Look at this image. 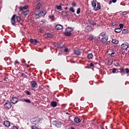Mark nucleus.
<instances>
[{"mask_svg": "<svg viewBox=\"0 0 129 129\" xmlns=\"http://www.w3.org/2000/svg\"><path fill=\"white\" fill-rule=\"evenodd\" d=\"M23 15H24V16H27V15H28V14H29V11H24L23 12Z\"/></svg>", "mask_w": 129, "mask_h": 129, "instance_id": "72a5a7b5", "label": "nucleus"}, {"mask_svg": "<svg viewBox=\"0 0 129 129\" xmlns=\"http://www.w3.org/2000/svg\"><path fill=\"white\" fill-rule=\"evenodd\" d=\"M89 41H93V39H94V36L92 35H90L88 38Z\"/></svg>", "mask_w": 129, "mask_h": 129, "instance_id": "393cba45", "label": "nucleus"}, {"mask_svg": "<svg viewBox=\"0 0 129 129\" xmlns=\"http://www.w3.org/2000/svg\"><path fill=\"white\" fill-rule=\"evenodd\" d=\"M72 5L73 6V7H76V3H75V2H73L72 4Z\"/></svg>", "mask_w": 129, "mask_h": 129, "instance_id": "79ce46f5", "label": "nucleus"}, {"mask_svg": "<svg viewBox=\"0 0 129 129\" xmlns=\"http://www.w3.org/2000/svg\"><path fill=\"white\" fill-rule=\"evenodd\" d=\"M123 13H125V14H126V12H124Z\"/></svg>", "mask_w": 129, "mask_h": 129, "instance_id": "680f3d73", "label": "nucleus"}, {"mask_svg": "<svg viewBox=\"0 0 129 129\" xmlns=\"http://www.w3.org/2000/svg\"><path fill=\"white\" fill-rule=\"evenodd\" d=\"M85 32L89 33L92 31V27L91 26H88L85 28Z\"/></svg>", "mask_w": 129, "mask_h": 129, "instance_id": "f8f14e48", "label": "nucleus"}, {"mask_svg": "<svg viewBox=\"0 0 129 129\" xmlns=\"http://www.w3.org/2000/svg\"><path fill=\"white\" fill-rule=\"evenodd\" d=\"M28 8H29L28 5H25L24 7H19V11L20 12H22V11H24V10H27Z\"/></svg>", "mask_w": 129, "mask_h": 129, "instance_id": "4468645a", "label": "nucleus"}, {"mask_svg": "<svg viewBox=\"0 0 129 129\" xmlns=\"http://www.w3.org/2000/svg\"><path fill=\"white\" fill-rule=\"evenodd\" d=\"M111 4H112V1H111L109 2V5H111Z\"/></svg>", "mask_w": 129, "mask_h": 129, "instance_id": "864d4df0", "label": "nucleus"}, {"mask_svg": "<svg viewBox=\"0 0 129 129\" xmlns=\"http://www.w3.org/2000/svg\"><path fill=\"white\" fill-rule=\"evenodd\" d=\"M46 14H47V11L43 10L42 11H40L39 12V18H41L42 17H44V16H45L46 15Z\"/></svg>", "mask_w": 129, "mask_h": 129, "instance_id": "9b49d317", "label": "nucleus"}, {"mask_svg": "<svg viewBox=\"0 0 129 129\" xmlns=\"http://www.w3.org/2000/svg\"><path fill=\"white\" fill-rule=\"evenodd\" d=\"M120 70L119 73H123L124 74V73H126L127 74H128L129 73V69L128 68H125L124 69V68H120L119 69Z\"/></svg>", "mask_w": 129, "mask_h": 129, "instance_id": "39448f33", "label": "nucleus"}, {"mask_svg": "<svg viewBox=\"0 0 129 129\" xmlns=\"http://www.w3.org/2000/svg\"><path fill=\"white\" fill-rule=\"evenodd\" d=\"M52 124L55 125L56 127H61V122L57 121V120H54L52 121Z\"/></svg>", "mask_w": 129, "mask_h": 129, "instance_id": "423d86ee", "label": "nucleus"}, {"mask_svg": "<svg viewBox=\"0 0 129 129\" xmlns=\"http://www.w3.org/2000/svg\"><path fill=\"white\" fill-rule=\"evenodd\" d=\"M88 59H92L93 58V54L92 53H89L87 55Z\"/></svg>", "mask_w": 129, "mask_h": 129, "instance_id": "b1692460", "label": "nucleus"}, {"mask_svg": "<svg viewBox=\"0 0 129 129\" xmlns=\"http://www.w3.org/2000/svg\"><path fill=\"white\" fill-rule=\"evenodd\" d=\"M90 67H93L94 64L93 63H90L89 64Z\"/></svg>", "mask_w": 129, "mask_h": 129, "instance_id": "c03bdc74", "label": "nucleus"}, {"mask_svg": "<svg viewBox=\"0 0 129 129\" xmlns=\"http://www.w3.org/2000/svg\"><path fill=\"white\" fill-rule=\"evenodd\" d=\"M98 38H99V39H100V36H99Z\"/></svg>", "mask_w": 129, "mask_h": 129, "instance_id": "13d9d810", "label": "nucleus"}, {"mask_svg": "<svg viewBox=\"0 0 129 129\" xmlns=\"http://www.w3.org/2000/svg\"><path fill=\"white\" fill-rule=\"evenodd\" d=\"M31 129H39V128H38L36 125H33L31 126Z\"/></svg>", "mask_w": 129, "mask_h": 129, "instance_id": "c9c22d12", "label": "nucleus"}, {"mask_svg": "<svg viewBox=\"0 0 129 129\" xmlns=\"http://www.w3.org/2000/svg\"><path fill=\"white\" fill-rule=\"evenodd\" d=\"M74 53L76 55H80L81 54V52H80V50L78 48L74 50Z\"/></svg>", "mask_w": 129, "mask_h": 129, "instance_id": "f3484780", "label": "nucleus"}, {"mask_svg": "<svg viewBox=\"0 0 129 129\" xmlns=\"http://www.w3.org/2000/svg\"><path fill=\"white\" fill-rule=\"evenodd\" d=\"M55 28L57 30V31H59V30H62L63 29V26L60 24H57Z\"/></svg>", "mask_w": 129, "mask_h": 129, "instance_id": "2eb2a0df", "label": "nucleus"}, {"mask_svg": "<svg viewBox=\"0 0 129 129\" xmlns=\"http://www.w3.org/2000/svg\"><path fill=\"white\" fill-rule=\"evenodd\" d=\"M115 66H116V67H118L119 66V64L118 62L115 63Z\"/></svg>", "mask_w": 129, "mask_h": 129, "instance_id": "37998d69", "label": "nucleus"}, {"mask_svg": "<svg viewBox=\"0 0 129 129\" xmlns=\"http://www.w3.org/2000/svg\"><path fill=\"white\" fill-rule=\"evenodd\" d=\"M24 101L28 103H31V100H30L29 99H24Z\"/></svg>", "mask_w": 129, "mask_h": 129, "instance_id": "c756f323", "label": "nucleus"}, {"mask_svg": "<svg viewBox=\"0 0 129 129\" xmlns=\"http://www.w3.org/2000/svg\"><path fill=\"white\" fill-rule=\"evenodd\" d=\"M80 12H81V10L80 9V8H79L77 9V14L78 15H79V13H80Z\"/></svg>", "mask_w": 129, "mask_h": 129, "instance_id": "58836bf2", "label": "nucleus"}, {"mask_svg": "<svg viewBox=\"0 0 129 129\" xmlns=\"http://www.w3.org/2000/svg\"><path fill=\"white\" fill-rule=\"evenodd\" d=\"M66 114H68V115H69L70 114H69V113H68V112H66Z\"/></svg>", "mask_w": 129, "mask_h": 129, "instance_id": "6e6d98bb", "label": "nucleus"}, {"mask_svg": "<svg viewBox=\"0 0 129 129\" xmlns=\"http://www.w3.org/2000/svg\"><path fill=\"white\" fill-rule=\"evenodd\" d=\"M107 54L109 57H115L116 56V53L112 49H109L107 52Z\"/></svg>", "mask_w": 129, "mask_h": 129, "instance_id": "20e7f679", "label": "nucleus"}, {"mask_svg": "<svg viewBox=\"0 0 129 129\" xmlns=\"http://www.w3.org/2000/svg\"><path fill=\"white\" fill-rule=\"evenodd\" d=\"M64 14H66V15H64ZM62 16H64V17H68V16H69V13H68V12H65L64 11H62Z\"/></svg>", "mask_w": 129, "mask_h": 129, "instance_id": "a878e982", "label": "nucleus"}, {"mask_svg": "<svg viewBox=\"0 0 129 129\" xmlns=\"http://www.w3.org/2000/svg\"><path fill=\"white\" fill-rule=\"evenodd\" d=\"M12 129H18V127H17V126H13Z\"/></svg>", "mask_w": 129, "mask_h": 129, "instance_id": "09e8293b", "label": "nucleus"}, {"mask_svg": "<svg viewBox=\"0 0 129 129\" xmlns=\"http://www.w3.org/2000/svg\"><path fill=\"white\" fill-rule=\"evenodd\" d=\"M25 93H26V94H27V95H31V93H30V91H28V90H26L24 91Z\"/></svg>", "mask_w": 129, "mask_h": 129, "instance_id": "4c0bfd02", "label": "nucleus"}, {"mask_svg": "<svg viewBox=\"0 0 129 129\" xmlns=\"http://www.w3.org/2000/svg\"><path fill=\"white\" fill-rule=\"evenodd\" d=\"M71 129H75V128H74V127H73V126H71Z\"/></svg>", "mask_w": 129, "mask_h": 129, "instance_id": "5fc2aeb1", "label": "nucleus"}, {"mask_svg": "<svg viewBox=\"0 0 129 129\" xmlns=\"http://www.w3.org/2000/svg\"><path fill=\"white\" fill-rule=\"evenodd\" d=\"M29 41L30 42V43H34V45H36L37 43H38V40L32 38L30 39Z\"/></svg>", "mask_w": 129, "mask_h": 129, "instance_id": "aec40b11", "label": "nucleus"}, {"mask_svg": "<svg viewBox=\"0 0 129 129\" xmlns=\"http://www.w3.org/2000/svg\"><path fill=\"white\" fill-rule=\"evenodd\" d=\"M32 120H34V119H32Z\"/></svg>", "mask_w": 129, "mask_h": 129, "instance_id": "0e129e2a", "label": "nucleus"}, {"mask_svg": "<svg viewBox=\"0 0 129 129\" xmlns=\"http://www.w3.org/2000/svg\"><path fill=\"white\" fill-rule=\"evenodd\" d=\"M108 40V37L105 36L101 38V42L102 44H105L106 42H107V40Z\"/></svg>", "mask_w": 129, "mask_h": 129, "instance_id": "9d476101", "label": "nucleus"}, {"mask_svg": "<svg viewBox=\"0 0 129 129\" xmlns=\"http://www.w3.org/2000/svg\"><path fill=\"white\" fill-rule=\"evenodd\" d=\"M31 86H32V87H33V88H35V87H37V82H36V81H32L31 82Z\"/></svg>", "mask_w": 129, "mask_h": 129, "instance_id": "dca6fc26", "label": "nucleus"}, {"mask_svg": "<svg viewBox=\"0 0 129 129\" xmlns=\"http://www.w3.org/2000/svg\"><path fill=\"white\" fill-rule=\"evenodd\" d=\"M49 18L51 19L52 21H54L55 20V16L54 15L49 16Z\"/></svg>", "mask_w": 129, "mask_h": 129, "instance_id": "7c9ffc66", "label": "nucleus"}, {"mask_svg": "<svg viewBox=\"0 0 129 129\" xmlns=\"http://www.w3.org/2000/svg\"><path fill=\"white\" fill-rule=\"evenodd\" d=\"M105 35H106V33H105V32H102L100 34L99 36H101L102 37H104V36H105Z\"/></svg>", "mask_w": 129, "mask_h": 129, "instance_id": "473e14b6", "label": "nucleus"}, {"mask_svg": "<svg viewBox=\"0 0 129 129\" xmlns=\"http://www.w3.org/2000/svg\"><path fill=\"white\" fill-rule=\"evenodd\" d=\"M116 69H113V70H112V73H113V74H114V73H116Z\"/></svg>", "mask_w": 129, "mask_h": 129, "instance_id": "a19ab883", "label": "nucleus"}, {"mask_svg": "<svg viewBox=\"0 0 129 129\" xmlns=\"http://www.w3.org/2000/svg\"><path fill=\"white\" fill-rule=\"evenodd\" d=\"M34 14H35V16H38V17H39V14H40V11H38V10H36L35 11V13Z\"/></svg>", "mask_w": 129, "mask_h": 129, "instance_id": "cd10ccee", "label": "nucleus"}, {"mask_svg": "<svg viewBox=\"0 0 129 129\" xmlns=\"http://www.w3.org/2000/svg\"><path fill=\"white\" fill-rule=\"evenodd\" d=\"M70 11L72 12V13H75V10H74V8L73 7L70 8Z\"/></svg>", "mask_w": 129, "mask_h": 129, "instance_id": "f704fd0d", "label": "nucleus"}, {"mask_svg": "<svg viewBox=\"0 0 129 129\" xmlns=\"http://www.w3.org/2000/svg\"><path fill=\"white\" fill-rule=\"evenodd\" d=\"M93 25H96V23H94Z\"/></svg>", "mask_w": 129, "mask_h": 129, "instance_id": "bf43d9fd", "label": "nucleus"}, {"mask_svg": "<svg viewBox=\"0 0 129 129\" xmlns=\"http://www.w3.org/2000/svg\"><path fill=\"white\" fill-rule=\"evenodd\" d=\"M92 7L94 8V11H98L101 9V6L100 3H97L96 0H94L91 2ZM96 4H97V6L96 7Z\"/></svg>", "mask_w": 129, "mask_h": 129, "instance_id": "f257e3e1", "label": "nucleus"}, {"mask_svg": "<svg viewBox=\"0 0 129 129\" xmlns=\"http://www.w3.org/2000/svg\"><path fill=\"white\" fill-rule=\"evenodd\" d=\"M51 106H52V107H56L57 106V102L55 101H51L50 103Z\"/></svg>", "mask_w": 129, "mask_h": 129, "instance_id": "6ab92c4d", "label": "nucleus"}, {"mask_svg": "<svg viewBox=\"0 0 129 129\" xmlns=\"http://www.w3.org/2000/svg\"><path fill=\"white\" fill-rule=\"evenodd\" d=\"M64 52H68V48H66L64 49Z\"/></svg>", "mask_w": 129, "mask_h": 129, "instance_id": "49530a36", "label": "nucleus"}, {"mask_svg": "<svg viewBox=\"0 0 129 129\" xmlns=\"http://www.w3.org/2000/svg\"><path fill=\"white\" fill-rule=\"evenodd\" d=\"M111 42L113 44H118V40L116 39H113L112 40Z\"/></svg>", "mask_w": 129, "mask_h": 129, "instance_id": "5701e85b", "label": "nucleus"}, {"mask_svg": "<svg viewBox=\"0 0 129 129\" xmlns=\"http://www.w3.org/2000/svg\"><path fill=\"white\" fill-rule=\"evenodd\" d=\"M4 106L5 108H8V109H10L11 107H12V104H11L10 101H7L4 104Z\"/></svg>", "mask_w": 129, "mask_h": 129, "instance_id": "6e6552de", "label": "nucleus"}, {"mask_svg": "<svg viewBox=\"0 0 129 129\" xmlns=\"http://www.w3.org/2000/svg\"><path fill=\"white\" fill-rule=\"evenodd\" d=\"M121 48L122 50H124V51L122 52L125 53V52H129V44L127 42L123 43L121 45Z\"/></svg>", "mask_w": 129, "mask_h": 129, "instance_id": "7ed1b4c3", "label": "nucleus"}, {"mask_svg": "<svg viewBox=\"0 0 129 129\" xmlns=\"http://www.w3.org/2000/svg\"><path fill=\"white\" fill-rule=\"evenodd\" d=\"M74 121L77 122V123H79V122H81V119L80 118H78V117H76L74 118Z\"/></svg>", "mask_w": 129, "mask_h": 129, "instance_id": "a211bd4d", "label": "nucleus"}, {"mask_svg": "<svg viewBox=\"0 0 129 129\" xmlns=\"http://www.w3.org/2000/svg\"><path fill=\"white\" fill-rule=\"evenodd\" d=\"M72 32H73V28L68 27L66 29L64 35L66 36V37H71V36H72Z\"/></svg>", "mask_w": 129, "mask_h": 129, "instance_id": "f03ea898", "label": "nucleus"}, {"mask_svg": "<svg viewBox=\"0 0 129 129\" xmlns=\"http://www.w3.org/2000/svg\"><path fill=\"white\" fill-rule=\"evenodd\" d=\"M40 32H41V30H40Z\"/></svg>", "mask_w": 129, "mask_h": 129, "instance_id": "e2e57ef3", "label": "nucleus"}, {"mask_svg": "<svg viewBox=\"0 0 129 129\" xmlns=\"http://www.w3.org/2000/svg\"><path fill=\"white\" fill-rule=\"evenodd\" d=\"M117 0H112V2L114 4L116 2Z\"/></svg>", "mask_w": 129, "mask_h": 129, "instance_id": "603ef678", "label": "nucleus"}, {"mask_svg": "<svg viewBox=\"0 0 129 129\" xmlns=\"http://www.w3.org/2000/svg\"><path fill=\"white\" fill-rule=\"evenodd\" d=\"M33 122H35L36 121V120H33Z\"/></svg>", "mask_w": 129, "mask_h": 129, "instance_id": "052dcab7", "label": "nucleus"}, {"mask_svg": "<svg viewBox=\"0 0 129 129\" xmlns=\"http://www.w3.org/2000/svg\"><path fill=\"white\" fill-rule=\"evenodd\" d=\"M19 101V98L17 97H13L11 99V102L13 104H16Z\"/></svg>", "mask_w": 129, "mask_h": 129, "instance_id": "0eeeda50", "label": "nucleus"}, {"mask_svg": "<svg viewBox=\"0 0 129 129\" xmlns=\"http://www.w3.org/2000/svg\"><path fill=\"white\" fill-rule=\"evenodd\" d=\"M16 19H17V22H18L19 23H20L21 22V18H20V17L17 16Z\"/></svg>", "mask_w": 129, "mask_h": 129, "instance_id": "e433bc0d", "label": "nucleus"}, {"mask_svg": "<svg viewBox=\"0 0 129 129\" xmlns=\"http://www.w3.org/2000/svg\"><path fill=\"white\" fill-rule=\"evenodd\" d=\"M16 18V15H14L11 18V24L12 26H16V20H15Z\"/></svg>", "mask_w": 129, "mask_h": 129, "instance_id": "1a4fd4ad", "label": "nucleus"}, {"mask_svg": "<svg viewBox=\"0 0 129 129\" xmlns=\"http://www.w3.org/2000/svg\"><path fill=\"white\" fill-rule=\"evenodd\" d=\"M45 36L47 38H51V37H52V34H50V33H47V34H45Z\"/></svg>", "mask_w": 129, "mask_h": 129, "instance_id": "c85d7f7f", "label": "nucleus"}, {"mask_svg": "<svg viewBox=\"0 0 129 129\" xmlns=\"http://www.w3.org/2000/svg\"><path fill=\"white\" fill-rule=\"evenodd\" d=\"M15 62V65H16V64H19V61H18V60H16Z\"/></svg>", "mask_w": 129, "mask_h": 129, "instance_id": "3c124183", "label": "nucleus"}, {"mask_svg": "<svg viewBox=\"0 0 129 129\" xmlns=\"http://www.w3.org/2000/svg\"><path fill=\"white\" fill-rule=\"evenodd\" d=\"M119 28L120 29H122V28H123V24H120L119 25Z\"/></svg>", "mask_w": 129, "mask_h": 129, "instance_id": "ea45409f", "label": "nucleus"}, {"mask_svg": "<svg viewBox=\"0 0 129 129\" xmlns=\"http://www.w3.org/2000/svg\"><path fill=\"white\" fill-rule=\"evenodd\" d=\"M128 32H129V30H128V29H123L122 30L123 34H127V33H128Z\"/></svg>", "mask_w": 129, "mask_h": 129, "instance_id": "bb28decb", "label": "nucleus"}, {"mask_svg": "<svg viewBox=\"0 0 129 129\" xmlns=\"http://www.w3.org/2000/svg\"><path fill=\"white\" fill-rule=\"evenodd\" d=\"M41 7H42V4H41V3H38L36 5V10H40V9H41Z\"/></svg>", "mask_w": 129, "mask_h": 129, "instance_id": "412c9836", "label": "nucleus"}, {"mask_svg": "<svg viewBox=\"0 0 129 129\" xmlns=\"http://www.w3.org/2000/svg\"><path fill=\"white\" fill-rule=\"evenodd\" d=\"M53 45H54V46H55V47H58V44H57L56 43H54Z\"/></svg>", "mask_w": 129, "mask_h": 129, "instance_id": "a18cd8bd", "label": "nucleus"}, {"mask_svg": "<svg viewBox=\"0 0 129 129\" xmlns=\"http://www.w3.org/2000/svg\"><path fill=\"white\" fill-rule=\"evenodd\" d=\"M107 45H109V44H110V41H107L106 42Z\"/></svg>", "mask_w": 129, "mask_h": 129, "instance_id": "8fccbe9b", "label": "nucleus"}, {"mask_svg": "<svg viewBox=\"0 0 129 129\" xmlns=\"http://www.w3.org/2000/svg\"><path fill=\"white\" fill-rule=\"evenodd\" d=\"M114 31L116 33H120V32H121V31H122V29H120V28H115L114 29Z\"/></svg>", "mask_w": 129, "mask_h": 129, "instance_id": "4be33fe9", "label": "nucleus"}, {"mask_svg": "<svg viewBox=\"0 0 129 129\" xmlns=\"http://www.w3.org/2000/svg\"><path fill=\"white\" fill-rule=\"evenodd\" d=\"M0 122H3V118L0 116Z\"/></svg>", "mask_w": 129, "mask_h": 129, "instance_id": "de8ad7c7", "label": "nucleus"}, {"mask_svg": "<svg viewBox=\"0 0 129 129\" xmlns=\"http://www.w3.org/2000/svg\"><path fill=\"white\" fill-rule=\"evenodd\" d=\"M67 9H68V7H66V8H64V10H67Z\"/></svg>", "mask_w": 129, "mask_h": 129, "instance_id": "4d7b16f0", "label": "nucleus"}, {"mask_svg": "<svg viewBox=\"0 0 129 129\" xmlns=\"http://www.w3.org/2000/svg\"><path fill=\"white\" fill-rule=\"evenodd\" d=\"M3 124H4L5 126L7 127H9L11 125V124L10 123V122L8 120H5L3 121Z\"/></svg>", "mask_w": 129, "mask_h": 129, "instance_id": "ddd939ff", "label": "nucleus"}, {"mask_svg": "<svg viewBox=\"0 0 129 129\" xmlns=\"http://www.w3.org/2000/svg\"><path fill=\"white\" fill-rule=\"evenodd\" d=\"M56 9L57 10H60V11H62V6H61V5L56 6Z\"/></svg>", "mask_w": 129, "mask_h": 129, "instance_id": "2f4dec72", "label": "nucleus"}]
</instances>
